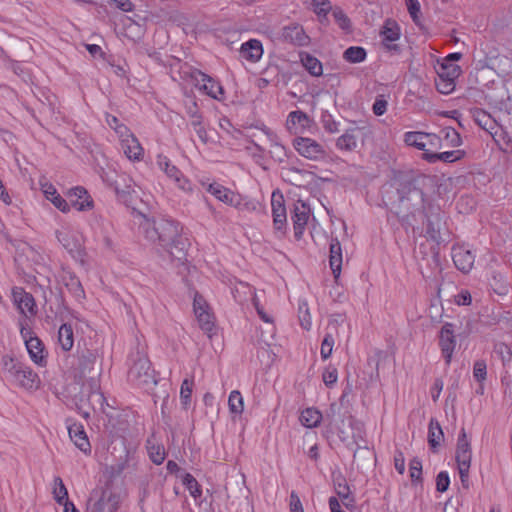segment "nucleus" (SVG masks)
<instances>
[{
	"instance_id": "obj_1",
	"label": "nucleus",
	"mask_w": 512,
	"mask_h": 512,
	"mask_svg": "<svg viewBox=\"0 0 512 512\" xmlns=\"http://www.w3.org/2000/svg\"><path fill=\"white\" fill-rule=\"evenodd\" d=\"M144 236L152 243L164 249L171 259L184 262L186 259V240L180 235L181 227L169 219L151 220L144 218L140 224Z\"/></svg>"
},
{
	"instance_id": "obj_2",
	"label": "nucleus",
	"mask_w": 512,
	"mask_h": 512,
	"mask_svg": "<svg viewBox=\"0 0 512 512\" xmlns=\"http://www.w3.org/2000/svg\"><path fill=\"white\" fill-rule=\"evenodd\" d=\"M384 197L390 204L398 203L401 211L422 212L428 217L432 212L433 206L426 199L424 192L416 188L408 179H403L402 173H395L394 178L384 187Z\"/></svg>"
},
{
	"instance_id": "obj_3",
	"label": "nucleus",
	"mask_w": 512,
	"mask_h": 512,
	"mask_svg": "<svg viewBox=\"0 0 512 512\" xmlns=\"http://www.w3.org/2000/svg\"><path fill=\"white\" fill-rule=\"evenodd\" d=\"M4 373L18 386L31 390L39 384L38 375L27 365L9 355L2 357Z\"/></svg>"
},
{
	"instance_id": "obj_4",
	"label": "nucleus",
	"mask_w": 512,
	"mask_h": 512,
	"mask_svg": "<svg viewBox=\"0 0 512 512\" xmlns=\"http://www.w3.org/2000/svg\"><path fill=\"white\" fill-rule=\"evenodd\" d=\"M189 76L195 87L203 94L218 101L224 99V88L215 78L198 69H192Z\"/></svg>"
},
{
	"instance_id": "obj_5",
	"label": "nucleus",
	"mask_w": 512,
	"mask_h": 512,
	"mask_svg": "<svg viewBox=\"0 0 512 512\" xmlns=\"http://www.w3.org/2000/svg\"><path fill=\"white\" fill-rule=\"evenodd\" d=\"M128 378L138 386H150L157 383L154 370L145 355H138L128 372Z\"/></svg>"
},
{
	"instance_id": "obj_6",
	"label": "nucleus",
	"mask_w": 512,
	"mask_h": 512,
	"mask_svg": "<svg viewBox=\"0 0 512 512\" xmlns=\"http://www.w3.org/2000/svg\"><path fill=\"white\" fill-rule=\"evenodd\" d=\"M201 185L207 190V192H209L217 200L225 203L226 205L235 207L240 210L248 206V203L240 194L230 190L229 188L221 185L220 183H206L204 181H201Z\"/></svg>"
},
{
	"instance_id": "obj_7",
	"label": "nucleus",
	"mask_w": 512,
	"mask_h": 512,
	"mask_svg": "<svg viewBox=\"0 0 512 512\" xmlns=\"http://www.w3.org/2000/svg\"><path fill=\"white\" fill-rule=\"evenodd\" d=\"M438 345L446 365H450L457 345L454 325L446 322L442 325L438 335Z\"/></svg>"
},
{
	"instance_id": "obj_8",
	"label": "nucleus",
	"mask_w": 512,
	"mask_h": 512,
	"mask_svg": "<svg viewBox=\"0 0 512 512\" xmlns=\"http://www.w3.org/2000/svg\"><path fill=\"white\" fill-rule=\"evenodd\" d=\"M295 150L302 156L310 160H321L325 158L326 151L323 145L316 140L308 137H297L293 141Z\"/></svg>"
},
{
	"instance_id": "obj_9",
	"label": "nucleus",
	"mask_w": 512,
	"mask_h": 512,
	"mask_svg": "<svg viewBox=\"0 0 512 512\" xmlns=\"http://www.w3.org/2000/svg\"><path fill=\"white\" fill-rule=\"evenodd\" d=\"M286 129L292 135H301L315 126L314 120L301 110L291 111L286 118Z\"/></svg>"
},
{
	"instance_id": "obj_10",
	"label": "nucleus",
	"mask_w": 512,
	"mask_h": 512,
	"mask_svg": "<svg viewBox=\"0 0 512 512\" xmlns=\"http://www.w3.org/2000/svg\"><path fill=\"white\" fill-rule=\"evenodd\" d=\"M271 208L275 233L278 237H282L285 234L287 226V215L283 195L276 194L275 192L272 194Z\"/></svg>"
},
{
	"instance_id": "obj_11",
	"label": "nucleus",
	"mask_w": 512,
	"mask_h": 512,
	"mask_svg": "<svg viewBox=\"0 0 512 512\" xmlns=\"http://www.w3.org/2000/svg\"><path fill=\"white\" fill-rule=\"evenodd\" d=\"M12 298L19 312L25 317L30 318L37 314L35 299L24 288L14 287L12 289Z\"/></svg>"
},
{
	"instance_id": "obj_12",
	"label": "nucleus",
	"mask_w": 512,
	"mask_h": 512,
	"mask_svg": "<svg viewBox=\"0 0 512 512\" xmlns=\"http://www.w3.org/2000/svg\"><path fill=\"white\" fill-rule=\"evenodd\" d=\"M280 38L282 41L294 46L304 47L310 43V37L299 23H289L281 29Z\"/></svg>"
},
{
	"instance_id": "obj_13",
	"label": "nucleus",
	"mask_w": 512,
	"mask_h": 512,
	"mask_svg": "<svg viewBox=\"0 0 512 512\" xmlns=\"http://www.w3.org/2000/svg\"><path fill=\"white\" fill-rule=\"evenodd\" d=\"M451 256L456 268L463 273L470 272L474 266L475 255L465 245H453Z\"/></svg>"
},
{
	"instance_id": "obj_14",
	"label": "nucleus",
	"mask_w": 512,
	"mask_h": 512,
	"mask_svg": "<svg viewBox=\"0 0 512 512\" xmlns=\"http://www.w3.org/2000/svg\"><path fill=\"white\" fill-rule=\"evenodd\" d=\"M310 217V208L302 201L293 205L291 220L293 222L294 236L301 239Z\"/></svg>"
},
{
	"instance_id": "obj_15",
	"label": "nucleus",
	"mask_w": 512,
	"mask_h": 512,
	"mask_svg": "<svg viewBox=\"0 0 512 512\" xmlns=\"http://www.w3.org/2000/svg\"><path fill=\"white\" fill-rule=\"evenodd\" d=\"M68 198L70 208L73 207L77 211H90L94 207V202L87 190L83 187H74L69 190Z\"/></svg>"
},
{
	"instance_id": "obj_16",
	"label": "nucleus",
	"mask_w": 512,
	"mask_h": 512,
	"mask_svg": "<svg viewBox=\"0 0 512 512\" xmlns=\"http://www.w3.org/2000/svg\"><path fill=\"white\" fill-rule=\"evenodd\" d=\"M83 393L88 392V401L93 409H102L104 406L105 398L100 391V383L96 375L89 376L86 381L82 383Z\"/></svg>"
},
{
	"instance_id": "obj_17",
	"label": "nucleus",
	"mask_w": 512,
	"mask_h": 512,
	"mask_svg": "<svg viewBox=\"0 0 512 512\" xmlns=\"http://www.w3.org/2000/svg\"><path fill=\"white\" fill-rule=\"evenodd\" d=\"M455 459L457 464L471 463L472 460L471 442L464 428L461 429L458 435Z\"/></svg>"
},
{
	"instance_id": "obj_18",
	"label": "nucleus",
	"mask_w": 512,
	"mask_h": 512,
	"mask_svg": "<svg viewBox=\"0 0 512 512\" xmlns=\"http://www.w3.org/2000/svg\"><path fill=\"white\" fill-rule=\"evenodd\" d=\"M239 52L243 59L251 63H256L263 55V46L261 41L250 39L241 45Z\"/></svg>"
},
{
	"instance_id": "obj_19",
	"label": "nucleus",
	"mask_w": 512,
	"mask_h": 512,
	"mask_svg": "<svg viewBox=\"0 0 512 512\" xmlns=\"http://www.w3.org/2000/svg\"><path fill=\"white\" fill-rule=\"evenodd\" d=\"M56 237L62 246L69 252L77 251L80 247L77 239H80L78 233L71 230L69 227H62L56 231Z\"/></svg>"
},
{
	"instance_id": "obj_20",
	"label": "nucleus",
	"mask_w": 512,
	"mask_h": 512,
	"mask_svg": "<svg viewBox=\"0 0 512 512\" xmlns=\"http://www.w3.org/2000/svg\"><path fill=\"white\" fill-rule=\"evenodd\" d=\"M342 248L340 242L335 238L330 241V254H329V265L334 275V278L337 280L341 273L342 267Z\"/></svg>"
},
{
	"instance_id": "obj_21",
	"label": "nucleus",
	"mask_w": 512,
	"mask_h": 512,
	"mask_svg": "<svg viewBox=\"0 0 512 512\" xmlns=\"http://www.w3.org/2000/svg\"><path fill=\"white\" fill-rule=\"evenodd\" d=\"M121 147L129 160L140 161L143 158L144 150L135 135L121 142Z\"/></svg>"
},
{
	"instance_id": "obj_22",
	"label": "nucleus",
	"mask_w": 512,
	"mask_h": 512,
	"mask_svg": "<svg viewBox=\"0 0 512 512\" xmlns=\"http://www.w3.org/2000/svg\"><path fill=\"white\" fill-rule=\"evenodd\" d=\"M465 155L463 150L445 151L441 153L426 152L423 153V159L429 163H435L437 161H443L446 163H452L460 160Z\"/></svg>"
},
{
	"instance_id": "obj_23",
	"label": "nucleus",
	"mask_w": 512,
	"mask_h": 512,
	"mask_svg": "<svg viewBox=\"0 0 512 512\" xmlns=\"http://www.w3.org/2000/svg\"><path fill=\"white\" fill-rule=\"evenodd\" d=\"M27 351L29 353V356L31 360L39 365V366H45L46 365V355L44 351V346L39 338L37 339H29L26 344Z\"/></svg>"
},
{
	"instance_id": "obj_24",
	"label": "nucleus",
	"mask_w": 512,
	"mask_h": 512,
	"mask_svg": "<svg viewBox=\"0 0 512 512\" xmlns=\"http://www.w3.org/2000/svg\"><path fill=\"white\" fill-rule=\"evenodd\" d=\"M70 439L82 452H90V443L81 425L74 424L68 428Z\"/></svg>"
},
{
	"instance_id": "obj_25",
	"label": "nucleus",
	"mask_w": 512,
	"mask_h": 512,
	"mask_svg": "<svg viewBox=\"0 0 512 512\" xmlns=\"http://www.w3.org/2000/svg\"><path fill=\"white\" fill-rule=\"evenodd\" d=\"M96 363V356L88 352L87 354H82L79 357L78 360V367H77V374L76 377H79V379H83L85 377H89L92 375H95L94 373V366Z\"/></svg>"
},
{
	"instance_id": "obj_26",
	"label": "nucleus",
	"mask_w": 512,
	"mask_h": 512,
	"mask_svg": "<svg viewBox=\"0 0 512 512\" xmlns=\"http://www.w3.org/2000/svg\"><path fill=\"white\" fill-rule=\"evenodd\" d=\"M476 123L487 131L493 138L498 135V126L496 121L484 110H476L474 113Z\"/></svg>"
},
{
	"instance_id": "obj_27",
	"label": "nucleus",
	"mask_w": 512,
	"mask_h": 512,
	"mask_svg": "<svg viewBox=\"0 0 512 512\" xmlns=\"http://www.w3.org/2000/svg\"><path fill=\"white\" fill-rule=\"evenodd\" d=\"M263 132L265 133L267 140L270 144V153L272 154V157L282 162L284 158L286 157V149L285 147L280 143L279 137L271 130L264 128Z\"/></svg>"
},
{
	"instance_id": "obj_28",
	"label": "nucleus",
	"mask_w": 512,
	"mask_h": 512,
	"mask_svg": "<svg viewBox=\"0 0 512 512\" xmlns=\"http://www.w3.org/2000/svg\"><path fill=\"white\" fill-rule=\"evenodd\" d=\"M381 35L383 38V44L390 50L394 49L396 45H391L390 43L399 39L400 28L395 21L388 20L385 22V25L383 26Z\"/></svg>"
},
{
	"instance_id": "obj_29",
	"label": "nucleus",
	"mask_w": 512,
	"mask_h": 512,
	"mask_svg": "<svg viewBox=\"0 0 512 512\" xmlns=\"http://www.w3.org/2000/svg\"><path fill=\"white\" fill-rule=\"evenodd\" d=\"M436 72L439 78L448 79L450 81L456 80L459 77L461 73V68L459 65L455 63L449 61H442L436 67Z\"/></svg>"
},
{
	"instance_id": "obj_30",
	"label": "nucleus",
	"mask_w": 512,
	"mask_h": 512,
	"mask_svg": "<svg viewBox=\"0 0 512 512\" xmlns=\"http://www.w3.org/2000/svg\"><path fill=\"white\" fill-rule=\"evenodd\" d=\"M58 342L64 351H70L74 345V332L71 324L64 323L58 330Z\"/></svg>"
},
{
	"instance_id": "obj_31",
	"label": "nucleus",
	"mask_w": 512,
	"mask_h": 512,
	"mask_svg": "<svg viewBox=\"0 0 512 512\" xmlns=\"http://www.w3.org/2000/svg\"><path fill=\"white\" fill-rule=\"evenodd\" d=\"M311 9L317 15L322 24L328 23V14L332 11V5L329 0H311Z\"/></svg>"
},
{
	"instance_id": "obj_32",
	"label": "nucleus",
	"mask_w": 512,
	"mask_h": 512,
	"mask_svg": "<svg viewBox=\"0 0 512 512\" xmlns=\"http://www.w3.org/2000/svg\"><path fill=\"white\" fill-rule=\"evenodd\" d=\"M299 419L303 426L307 428H313L320 424L322 420V414L315 408H306L301 412Z\"/></svg>"
},
{
	"instance_id": "obj_33",
	"label": "nucleus",
	"mask_w": 512,
	"mask_h": 512,
	"mask_svg": "<svg viewBox=\"0 0 512 512\" xmlns=\"http://www.w3.org/2000/svg\"><path fill=\"white\" fill-rule=\"evenodd\" d=\"M444 437L442 428L439 422L435 419H431L428 427V443L430 447L435 450Z\"/></svg>"
},
{
	"instance_id": "obj_34",
	"label": "nucleus",
	"mask_w": 512,
	"mask_h": 512,
	"mask_svg": "<svg viewBox=\"0 0 512 512\" xmlns=\"http://www.w3.org/2000/svg\"><path fill=\"white\" fill-rule=\"evenodd\" d=\"M334 484L338 498L341 500L344 507L349 509L352 502V499L349 498V486L345 483V480L340 475L334 478Z\"/></svg>"
},
{
	"instance_id": "obj_35",
	"label": "nucleus",
	"mask_w": 512,
	"mask_h": 512,
	"mask_svg": "<svg viewBox=\"0 0 512 512\" xmlns=\"http://www.w3.org/2000/svg\"><path fill=\"white\" fill-rule=\"evenodd\" d=\"M176 185L178 188L185 192H191L192 186L190 181L184 177L182 172L173 165L172 168H169V171L165 173Z\"/></svg>"
},
{
	"instance_id": "obj_36",
	"label": "nucleus",
	"mask_w": 512,
	"mask_h": 512,
	"mask_svg": "<svg viewBox=\"0 0 512 512\" xmlns=\"http://www.w3.org/2000/svg\"><path fill=\"white\" fill-rule=\"evenodd\" d=\"M425 136L426 132L409 131L404 134V142L408 146L425 151Z\"/></svg>"
},
{
	"instance_id": "obj_37",
	"label": "nucleus",
	"mask_w": 512,
	"mask_h": 512,
	"mask_svg": "<svg viewBox=\"0 0 512 512\" xmlns=\"http://www.w3.org/2000/svg\"><path fill=\"white\" fill-rule=\"evenodd\" d=\"M301 62L305 69L313 76H320L323 72L321 62L310 54H302Z\"/></svg>"
},
{
	"instance_id": "obj_38",
	"label": "nucleus",
	"mask_w": 512,
	"mask_h": 512,
	"mask_svg": "<svg viewBox=\"0 0 512 512\" xmlns=\"http://www.w3.org/2000/svg\"><path fill=\"white\" fill-rule=\"evenodd\" d=\"M228 407L231 414L241 415L244 410V400L238 390L231 391L228 398Z\"/></svg>"
},
{
	"instance_id": "obj_39",
	"label": "nucleus",
	"mask_w": 512,
	"mask_h": 512,
	"mask_svg": "<svg viewBox=\"0 0 512 512\" xmlns=\"http://www.w3.org/2000/svg\"><path fill=\"white\" fill-rule=\"evenodd\" d=\"M182 483L189 491L190 495L197 499L202 495V489L197 480L190 473H185L182 476Z\"/></svg>"
},
{
	"instance_id": "obj_40",
	"label": "nucleus",
	"mask_w": 512,
	"mask_h": 512,
	"mask_svg": "<svg viewBox=\"0 0 512 512\" xmlns=\"http://www.w3.org/2000/svg\"><path fill=\"white\" fill-rule=\"evenodd\" d=\"M53 497L58 504L69 500L68 491L65 487L63 480L60 477H55L53 480Z\"/></svg>"
},
{
	"instance_id": "obj_41",
	"label": "nucleus",
	"mask_w": 512,
	"mask_h": 512,
	"mask_svg": "<svg viewBox=\"0 0 512 512\" xmlns=\"http://www.w3.org/2000/svg\"><path fill=\"white\" fill-rule=\"evenodd\" d=\"M441 134L443 136V140L446 142V145L449 147H458L462 144V139L460 134L452 127H445L441 130Z\"/></svg>"
},
{
	"instance_id": "obj_42",
	"label": "nucleus",
	"mask_w": 512,
	"mask_h": 512,
	"mask_svg": "<svg viewBox=\"0 0 512 512\" xmlns=\"http://www.w3.org/2000/svg\"><path fill=\"white\" fill-rule=\"evenodd\" d=\"M380 356V352H375L367 359V370L364 373L367 375V377H369L371 382L378 378V365Z\"/></svg>"
},
{
	"instance_id": "obj_43",
	"label": "nucleus",
	"mask_w": 512,
	"mask_h": 512,
	"mask_svg": "<svg viewBox=\"0 0 512 512\" xmlns=\"http://www.w3.org/2000/svg\"><path fill=\"white\" fill-rule=\"evenodd\" d=\"M192 388H193V380L184 379L181 384L180 399H181V403L185 407H187L191 402Z\"/></svg>"
},
{
	"instance_id": "obj_44",
	"label": "nucleus",
	"mask_w": 512,
	"mask_h": 512,
	"mask_svg": "<svg viewBox=\"0 0 512 512\" xmlns=\"http://www.w3.org/2000/svg\"><path fill=\"white\" fill-rule=\"evenodd\" d=\"M148 452L151 461L156 465L162 464L163 461L165 460V449L161 445H150L148 447Z\"/></svg>"
},
{
	"instance_id": "obj_45",
	"label": "nucleus",
	"mask_w": 512,
	"mask_h": 512,
	"mask_svg": "<svg viewBox=\"0 0 512 512\" xmlns=\"http://www.w3.org/2000/svg\"><path fill=\"white\" fill-rule=\"evenodd\" d=\"M332 16L335 22L339 25L342 30H348L350 28V19L339 7L332 9Z\"/></svg>"
},
{
	"instance_id": "obj_46",
	"label": "nucleus",
	"mask_w": 512,
	"mask_h": 512,
	"mask_svg": "<svg viewBox=\"0 0 512 512\" xmlns=\"http://www.w3.org/2000/svg\"><path fill=\"white\" fill-rule=\"evenodd\" d=\"M425 151L430 152L429 148L432 149H441L442 148V137L440 135L434 134V133H426L425 136Z\"/></svg>"
},
{
	"instance_id": "obj_47",
	"label": "nucleus",
	"mask_w": 512,
	"mask_h": 512,
	"mask_svg": "<svg viewBox=\"0 0 512 512\" xmlns=\"http://www.w3.org/2000/svg\"><path fill=\"white\" fill-rule=\"evenodd\" d=\"M193 308L196 317L209 311V306L206 300L198 293H196L194 296Z\"/></svg>"
},
{
	"instance_id": "obj_48",
	"label": "nucleus",
	"mask_w": 512,
	"mask_h": 512,
	"mask_svg": "<svg viewBox=\"0 0 512 512\" xmlns=\"http://www.w3.org/2000/svg\"><path fill=\"white\" fill-rule=\"evenodd\" d=\"M473 376L478 382H483L487 376V365L484 360H478L473 366Z\"/></svg>"
},
{
	"instance_id": "obj_49",
	"label": "nucleus",
	"mask_w": 512,
	"mask_h": 512,
	"mask_svg": "<svg viewBox=\"0 0 512 512\" xmlns=\"http://www.w3.org/2000/svg\"><path fill=\"white\" fill-rule=\"evenodd\" d=\"M409 473L412 481L421 480L422 462L418 458H413L409 464Z\"/></svg>"
},
{
	"instance_id": "obj_50",
	"label": "nucleus",
	"mask_w": 512,
	"mask_h": 512,
	"mask_svg": "<svg viewBox=\"0 0 512 512\" xmlns=\"http://www.w3.org/2000/svg\"><path fill=\"white\" fill-rule=\"evenodd\" d=\"M201 329L205 332L212 331L214 327V318L213 315L208 311L205 314H200L198 317H196Z\"/></svg>"
},
{
	"instance_id": "obj_51",
	"label": "nucleus",
	"mask_w": 512,
	"mask_h": 512,
	"mask_svg": "<svg viewBox=\"0 0 512 512\" xmlns=\"http://www.w3.org/2000/svg\"><path fill=\"white\" fill-rule=\"evenodd\" d=\"M408 12L415 24L420 20V3L418 0H405Z\"/></svg>"
},
{
	"instance_id": "obj_52",
	"label": "nucleus",
	"mask_w": 512,
	"mask_h": 512,
	"mask_svg": "<svg viewBox=\"0 0 512 512\" xmlns=\"http://www.w3.org/2000/svg\"><path fill=\"white\" fill-rule=\"evenodd\" d=\"M333 345H334V339H333L332 335L327 334L322 341L321 351H320L321 356L324 360L328 359L329 356L331 355Z\"/></svg>"
},
{
	"instance_id": "obj_53",
	"label": "nucleus",
	"mask_w": 512,
	"mask_h": 512,
	"mask_svg": "<svg viewBox=\"0 0 512 512\" xmlns=\"http://www.w3.org/2000/svg\"><path fill=\"white\" fill-rule=\"evenodd\" d=\"M387 107V100L383 95H379L376 97L375 102L373 103L372 110L376 116H381L386 113Z\"/></svg>"
},
{
	"instance_id": "obj_54",
	"label": "nucleus",
	"mask_w": 512,
	"mask_h": 512,
	"mask_svg": "<svg viewBox=\"0 0 512 512\" xmlns=\"http://www.w3.org/2000/svg\"><path fill=\"white\" fill-rule=\"evenodd\" d=\"M449 485H450V478H449L448 472L441 471L440 473H438V475L436 477L437 491L443 493L448 490Z\"/></svg>"
},
{
	"instance_id": "obj_55",
	"label": "nucleus",
	"mask_w": 512,
	"mask_h": 512,
	"mask_svg": "<svg viewBox=\"0 0 512 512\" xmlns=\"http://www.w3.org/2000/svg\"><path fill=\"white\" fill-rule=\"evenodd\" d=\"M436 87L437 90L442 94H449L451 93L455 88V80H448V79H436Z\"/></svg>"
},
{
	"instance_id": "obj_56",
	"label": "nucleus",
	"mask_w": 512,
	"mask_h": 512,
	"mask_svg": "<svg viewBox=\"0 0 512 512\" xmlns=\"http://www.w3.org/2000/svg\"><path fill=\"white\" fill-rule=\"evenodd\" d=\"M461 483L464 488L469 487V470L471 463L457 464Z\"/></svg>"
},
{
	"instance_id": "obj_57",
	"label": "nucleus",
	"mask_w": 512,
	"mask_h": 512,
	"mask_svg": "<svg viewBox=\"0 0 512 512\" xmlns=\"http://www.w3.org/2000/svg\"><path fill=\"white\" fill-rule=\"evenodd\" d=\"M474 200L469 196H462L457 202V208L460 212H468L474 208Z\"/></svg>"
},
{
	"instance_id": "obj_58",
	"label": "nucleus",
	"mask_w": 512,
	"mask_h": 512,
	"mask_svg": "<svg viewBox=\"0 0 512 512\" xmlns=\"http://www.w3.org/2000/svg\"><path fill=\"white\" fill-rule=\"evenodd\" d=\"M394 467L400 474L405 472V457L400 450H396L394 453Z\"/></svg>"
},
{
	"instance_id": "obj_59",
	"label": "nucleus",
	"mask_w": 512,
	"mask_h": 512,
	"mask_svg": "<svg viewBox=\"0 0 512 512\" xmlns=\"http://www.w3.org/2000/svg\"><path fill=\"white\" fill-rule=\"evenodd\" d=\"M51 202L53 205L59 209L61 212L67 213L70 211V205L69 203L60 195H56Z\"/></svg>"
},
{
	"instance_id": "obj_60",
	"label": "nucleus",
	"mask_w": 512,
	"mask_h": 512,
	"mask_svg": "<svg viewBox=\"0 0 512 512\" xmlns=\"http://www.w3.org/2000/svg\"><path fill=\"white\" fill-rule=\"evenodd\" d=\"M352 145V136L348 133L340 136L336 142V146L340 150H350V147Z\"/></svg>"
},
{
	"instance_id": "obj_61",
	"label": "nucleus",
	"mask_w": 512,
	"mask_h": 512,
	"mask_svg": "<svg viewBox=\"0 0 512 512\" xmlns=\"http://www.w3.org/2000/svg\"><path fill=\"white\" fill-rule=\"evenodd\" d=\"M426 234L434 241H437L440 236L439 227H436L433 220H431L429 217L427 219Z\"/></svg>"
},
{
	"instance_id": "obj_62",
	"label": "nucleus",
	"mask_w": 512,
	"mask_h": 512,
	"mask_svg": "<svg viewBox=\"0 0 512 512\" xmlns=\"http://www.w3.org/2000/svg\"><path fill=\"white\" fill-rule=\"evenodd\" d=\"M493 280L496 282L497 288H494L495 292L498 294H506L507 293V285L504 277L498 273L493 275Z\"/></svg>"
},
{
	"instance_id": "obj_63",
	"label": "nucleus",
	"mask_w": 512,
	"mask_h": 512,
	"mask_svg": "<svg viewBox=\"0 0 512 512\" xmlns=\"http://www.w3.org/2000/svg\"><path fill=\"white\" fill-rule=\"evenodd\" d=\"M455 302L457 305L468 306L472 302L471 294L467 290H462L456 295Z\"/></svg>"
},
{
	"instance_id": "obj_64",
	"label": "nucleus",
	"mask_w": 512,
	"mask_h": 512,
	"mask_svg": "<svg viewBox=\"0 0 512 512\" xmlns=\"http://www.w3.org/2000/svg\"><path fill=\"white\" fill-rule=\"evenodd\" d=\"M290 512H304L300 498L295 492L290 494Z\"/></svg>"
}]
</instances>
